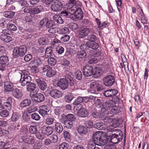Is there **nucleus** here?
Returning a JSON list of instances; mask_svg holds the SVG:
<instances>
[{
  "label": "nucleus",
  "mask_w": 149,
  "mask_h": 149,
  "mask_svg": "<svg viewBox=\"0 0 149 149\" xmlns=\"http://www.w3.org/2000/svg\"><path fill=\"white\" fill-rule=\"evenodd\" d=\"M42 146V143L40 141H37L34 144L33 148L34 149H40Z\"/></svg>",
  "instance_id": "obj_64"
},
{
  "label": "nucleus",
  "mask_w": 149,
  "mask_h": 149,
  "mask_svg": "<svg viewBox=\"0 0 149 149\" xmlns=\"http://www.w3.org/2000/svg\"><path fill=\"white\" fill-rule=\"evenodd\" d=\"M54 19L58 23L61 24L63 23V20L59 15H55L54 16Z\"/></svg>",
  "instance_id": "obj_46"
},
{
  "label": "nucleus",
  "mask_w": 149,
  "mask_h": 149,
  "mask_svg": "<svg viewBox=\"0 0 149 149\" xmlns=\"http://www.w3.org/2000/svg\"><path fill=\"white\" fill-rule=\"evenodd\" d=\"M45 120V123L48 125H51L53 124L54 119L53 118L47 116L44 119Z\"/></svg>",
  "instance_id": "obj_42"
},
{
  "label": "nucleus",
  "mask_w": 149,
  "mask_h": 149,
  "mask_svg": "<svg viewBox=\"0 0 149 149\" xmlns=\"http://www.w3.org/2000/svg\"><path fill=\"white\" fill-rule=\"evenodd\" d=\"M47 62L49 65L54 66L56 64V60L55 58L50 56L48 58Z\"/></svg>",
  "instance_id": "obj_40"
},
{
  "label": "nucleus",
  "mask_w": 149,
  "mask_h": 149,
  "mask_svg": "<svg viewBox=\"0 0 149 149\" xmlns=\"http://www.w3.org/2000/svg\"><path fill=\"white\" fill-rule=\"evenodd\" d=\"M38 42L40 45H45L48 44V40L47 38L43 37L39 38Z\"/></svg>",
  "instance_id": "obj_32"
},
{
  "label": "nucleus",
  "mask_w": 149,
  "mask_h": 149,
  "mask_svg": "<svg viewBox=\"0 0 149 149\" xmlns=\"http://www.w3.org/2000/svg\"><path fill=\"white\" fill-rule=\"evenodd\" d=\"M49 94L50 96L54 99H57L62 96V93L56 89H53L51 90Z\"/></svg>",
  "instance_id": "obj_15"
},
{
  "label": "nucleus",
  "mask_w": 149,
  "mask_h": 149,
  "mask_svg": "<svg viewBox=\"0 0 149 149\" xmlns=\"http://www.w3.org/2000/svg\"><path fill=\"white\" fill-rule=\"evenodd\" d=\"M69 81L70 85L71 86H73L74 83V80L73 78L70 75L66 76L65 77V78L61 79L57 83L56 85L62 89L65 90L68 86Z\"/></svg>",
  "instance_id": "obj_1"
},
{
  "label": "nucleus",
  "mask_w": 149,
  "mask_h": 149,
  "mask_svg": "<svg viewBox=\"0 0 149 149\" xmlns=\"http://www.w3.org/2000/svg\"><path fill=\"white\" fill-rule=\"evenodd\" d=\"M108 113L109 111H106L103 112L101 111L100 112H99V118H102L105 116L108 117L107 115L108 116L109 115V113Z\"/></svg>",
  "instance_id": "obj_51"
},
{
  "label": "nucleus",
  "mask_w": 149,
  "mask_h": 149,
  "mask_svg": "<svg viewBox=\"0 0 149 149\" xmlns=\"http://www.w3.org/2000/svg\"><path fill=\"white\" fill-rule=\"evenodd\" d=\"M56 74V72L55 70L50 67V69H49L47 73V76L48 77H53Z\"/></svg>",
  "instance_id": "obj_38"
},
{
  "label": "nucleus",
  "mask_w": 149,
  "mask_h": 149,
  "mask_svg": "<svg viewBox=\"0 0 149 149\" xmlns=\"http://www.w3.org/2000/svg\"><path fill=\"white\" fill-rule=\"evenodd\" d=\"M29 131L31 134H36L38 132L37 127L34 125L30 126L29 128Z\"/></svg>",
  "instance_id": "obj_43"
},
{
  "label": "nucleus",
  "mask_w": 149,
  "mask_h": 149,
  "mask_svg": "<svg viewBox=\"0 0 149 149\" xmlns=\"http://www.w3.org/2000/svg\"><path fill=\"white\" fill-rule=\"evenodd\" d=\"M9 115V112L6 109L1 111L0 112V115L1 117H6Z\"/></svg>",
  "instance_id": "obj_53"
},
{
  "label": "nucleus",
  "mask_w": 149,
  "mask_h": 149,
  "mask_svg": "<svg viewBox=\"0 0 149 149\" xmlns=\"http://www.w3.org/2000/svg\"><path fill=\"white\" fill-rule=\"evenodd\" d=\"M118 91L115 89L108 90L104 91L103 94L107 97H112L114 96L118 93Z\"/></svg>",
  "instance_id": "obj_14"
},
{
  "label": "nucleus",
  "mask_w": 149,
  "mask_h": 149,
  "mask_svg": "<svg viewBox=\"0 0 149 149\" xmlns=\"http://www.w3.org/2000/svg\"><path fill=\"white\" fill-rule=\"evenodd\" d=\"M75 21L77 20H81L83 17V13L81 9L79 7H75Z\"/></svg>",
  "instance_id": "obj_16"
},
{
  "label": "nucleus",
  "mask_w": 149,
  "mask_h": 149,
  "mask_svg": "<svg viewBox=\"0 0 149 149\" xmlns=\"http://www.w3.org/2000/svg\"><path fill=\"white\" fill-rule=\"evenodd\" d=\"M77 79L81 80L82 79V75L81 72L80 70H77L75 72V76Z\"/></svg>",
  "instance_id": "obj_59"
},
{
  "label": "nucleus",
  "mask_w": 149,
  "mask_h": 149,
  "mask_svg": "<svg viewBox=\"0 0 149 149\" xmlns=\"http://www.w3.org/2000/svg\"><path fill=\"white\" fill-rule=\"evenodd\" d=\"M83 72L84 75L86 77H89L93 74V67L89 65H86L83 68Z\"/></svg>",
  "instance_id": "obj_12"
},
{
  "label": "nucleus",
  "mask_w": 149,
  "mask_h": 149,
  "mask_svg": "<svg viewBox=\"0 0 149 149\" xmlns=\"http://www.w3.org/2000/svg\"><path fill=\"white\" fill-rule=\"evenodd\" d=\"M8 61V58L6 56H1L0 57V69L4 70Z\"/></svg>",
  "instance_id": "obj_11"
},
{
  "label": "nucleus",
  "mask_w": 149,
  "mask_h": 149,
  "mask_svg": "<svg viewBox=\"0 0 149 149\" xmlns=\"http://www.w3.org/2000/svg\"><path fill=\"white\" fill-rule=\"evenodd\" d=\"M88 39L90 42H95L97 40V36L93 34L89 35L88 37Z\"/></svg>",
  "instance_id": "obj_52"
},
{
  "label": "nucleus",
  "mask_w": 149,
  "mask_h": 149,
  "mask_svg": "<svg viewBox=\"0 0 149 149\" xmlns=\"http://www.w3.org/2000/svg\"><path fill=\"white\" fill-rule=\"evenodd\" d=\"M102 132L100 131L97 132L93 134L92 136V140L95 142H96V140H98L99 139L101 138L102 136Z\"/></svg>",
  "instance_id": "obj_27"
},
{
  "label": "nucleus",
  "mask_w": 149,
  "mask_h": 149,
  "mask_svg": "<svg viewBox=\"0 0 149 149\" xmlns=\"http://www.w3.org/2000/svg\"><path fill=\"white\" fill-rule=\"evenodd\" d=\"M43 10V5H40L33 8L29 7L25 8L24 9V11L26 13H30L31 17L37 19V15H36L40 13Z\"/></svg>",
  "instance_id": "obj_3"
},
{
  "label": "nucleus",
  "mask_w": 149,
  "mask_h": 149,
  "mask_svg": "<svg viewBox=\"0 0 149 149\" xmlns=\"http://www.w3.org/2000/svg\"><path fill=\"white\" fill-rule=\"evenodd\" d=\"M74 97L71 94H69L65 97L64 99L66 102H69L73 99Z\"/></svg>",
  "instance_id": "obj_58"
},
{
  "label": "nucleus",
  "mask_w": 149,
  "mask_h": 149,
  "mask_svg": "<svg viewBox=\"0 0 149 149\" xmlns=\"http://www.w3.org/2000/svg\"><path fill=\"white\" fill-rule=\"evenodd\" d=\"M12 93L13 96L18 99L21 98L23 95L22 92L17 88H14Z\"/></svg>",
  "instance_id": "obj_21"
},
{
  "label": "nucleus",
  "mask_w": 149,
  "mask_h": 149,
  "mask_svg": "<svg viewBox=\"0 0 149 149\" xmlns=\"http://www.w3.org/2000/svg\"><path fill=\"white\" fill-rule=\"evenodd\" d=\"M13 103V99L11 97H8L6 102L3 104V107L7 108L8 109L10 110L12 108V104Z\"/></svg>",
  "instance_id": "obj_24"
},
{
  "label": "nucleus",
  "mask_w": 149,
  "mask_h": 149,
  "mask_svg": "<svg viewBox=\"0 0 149 149\" xmlns=\"http://www.w3.org/2000/svg\"><path fill=\"white\" fill-rule=\"evenodd\" d=\"M87 45L88 47V50L89 48L96 50L99 47L98 44L95 42H87Z\"/></svg>",
  "instance_id": "obj_25"
},
{
  "label": "nucleus",
  "mask_w": 149,
  "mask_h": 149,
  "mask_svg": "<svg viewBox=\"0 0 149 149\" xmlns=\"http://www.w3.org/2000/svg\"><path fill=\"white\" fill-rule=\"evenodd\" d=\"M78 132L81 134H85L87 133V129L83 126L79 125L77 128Z\"/></svg>",
  "instance_id": "obj_34"
},
{
  "label": "nucleus",
  "mask_w": 149,
  "mask_h": 149,
  "mask_svg": "<svg viewBox=\"0 0 149 149\" xmlns=\"http://www.w3.org/2000/svg\"><path fill=\"white\" fill-rule=\"evenodd\" d=\"M54 129L56 132L60 134L63 131V128L62 124L59 122H57L54 125Z\"/></svg>",
  "instance_id": "obj_28"
},
{
  "label": "nucleus",
  "mask_w": 149,
  "mask_h": 149,
  "mask_svg": "<svg viewBox=\"0 0 149 149\" xmlns=\"http://www.w3.org/2000/svg\"><path fill=\"white\" fill-rule=\"evenodd\" d=\"M104 85L107 87L112 86L115 82L114 77L111 75H109L105 77L103 79Z\"/></svg>",
  "instance_id": "obj_6"
},
{
  "label": "nucleus",
  "mask_w": 149,
  "mask_h": 149,
  "mask_svg": "<svg viewBox=\"0 0 149 149\" xmlns=\"http://www.w3.org/2000/svg\"><path fill=\"white\" fill-rule=\"evenodd\" d=\"M123 136V133L122 132L119 133V135L115 134H112L111 136V142L113 144H117L122 140Z\"/></svg>",
  "instance_id": "obj_7"
},
{
  "label": "nucleus",
  "mask_w": 149,
  "mask_h": 149,
  "mask_svg": "<svg viewBox=\"0 0 149 149\" xmlns=\"http://www.w3.org/2000/svg\"><path fill=\"white\" fill-rule=\"evenodd\" d=\"M53 52L52 48L51 47H47L46 50L45 56L46 57H50L52 54Z\"/></svg>",
  "instance_id": "obj_41"
},
{
  "label": "nucleus",
  "mask_w": 149,
  "mask_h": 149,
  "mask_svg": "<svg viewBox=\"0 0 149 149\" xmlns=\"http://www.w3.org/2000/svg\"><path fill=\"white\" fill-rule=\"evenodd\" d=\"M65 126L68 128H71L73 125V122L67 120L64 124Z\"/></svg>",
  "instance_id": "obj_61"
},
{
  "label": "nucleus",
  "mask_w": 149,
  "mask_h": 149,
  "mask_svg": "<svg viewBox=\"0 0 149 149\" xmlns=\"http://www.w3.org/2000/svg\"><path fill=\"white\" fill-rule=\"evenodd\" d=\"M86 52L83 50L80 52H77V57L79 58H81L86 56Z\"/></svg>",
  "instance_id": "obj_49"
},
{
  "label": "nucleus",
  "mask_w": 149,
  "mask_h": 149,
  "mask_svg": "<svg viewBox=\"0 0 149 149\" xmlns=\"http://www.w3.org/2000/svg\"><path fill=\"white\" fill-rule=\"evenodd\" d=\"M59 120L62 123L64 124L68 120L67 115L62 114Z\"/></svg>",
  "instance_id": "obj_54"
},
{
  "label": "nucleus",
  "mask_w": 149,
  "mask_h": 149,
  "mask_svg": "<svg viewBox=\"0 0 149 149\" xmlns=\"http://www.w3.org/2000/svg\"><path fill=\"white\" fill-rule=\"evenodd\" d=\"M94 127L99 130H101L103 128V123H96L94 125Z\"/></svg>",
  "instance_id": "obj_62"
},
{
  "label": "nucleus",
  "mask_w": 149,
  "mask_h": 149,
  "mask_svg": "<svg viewBox=\"0 0 149 149\" xmlns=\"http://www.w3.org/2000/svg\"><path fill=\"white\" fill-rule=\"evenodd\" d=\"M63 6V4L60 2H54L51 4V7L52 10L54 11L58 12L60 11Z\"/></svg>",
  "instance_id": "obj_13"
},
{
  "label": "nucleus",
  "mask_w": 149,
  "mask_h": 149,
  "mask_svg": "<svg viewBox=\"0 0 149 149\" xmlns=\"http://www.w3.org/2000/svg\"><path fill=\"white\" fill-rule=\"evenodd\" d=\"M112 109L110 111L109 114H112L113 115L116 114L118 113L120 109V107L116 106H113Z\"/></svg>",
  "instance_id": "obj_37"
},
{
  "label": "nucleus",
  "mask_w": 149,
  "mask_h": 149,
  "mask_svg": "<svg viewBox=\"0 0 149 149\" xmlns=\"http://www.w3.org/2000/svg\"><path fill=\"white\" fill-rule=\"evenodd\" d=\"M92 53V55L93 56L95 57H97L100 56L101 54V52L99 50H95L94 51L91 50L90 51Z\"/></svg>",
  "instance_id": "obj_55"
},
{
  "label": "nucleus",
  "mask_w": 149,
  "mask_h": 149,
  "mask_svg": "<svg viewBox=\"0 0 149 149\" xmlns=\"http://www.w3.org/2000/svg\"><path fill=\"white\" fill-rule=\"evenodd\" d=\"M96 141L95 142L96 145L101 146L105 145L108 141L107 138L103 136Z\"/></svg>",
  "instance_id": "obj_23"
},
{
  "label": "nucleus",
  "mask_w": 149,
  "mask_h": 149,
  "mask_svg": "<svg viewBox=\"0 0 149 149\" xmlns=\"http://www.w3.org/2000/svg\"><path fill=\"white\" fill-rule=\"evenodd\" d=\"M37 67L33 65L31 68V73L33 74H35L37 73L38 70L37 68Z\"/></svg>",
  "instance_id": "obj_63"
},
{
  "label": "nucleus",
  "mask_w": 149,
  "mask_h": 149,
  "mask_svg": "<svg viewBox=\"0 0 149 149\" xmlns=\"http://www.w3.org/2000/svg\"><path fill=\"white\" fill-rule=\"evenodd\" d=\"M13 84L9 81H6L4 84L5 89L8 92L12 91L14 90Z\"/></svg>",
  "instance_id": "obj_22"
},
{
  "label": "nucleus",
  "mask_w": 149,
  "mask_h": 149,
  "mask_svg": "<svg viewBox=\"0 0 149 149\" xmlns=\"http://www.w3.org/2000/svg\"><path fill=\"white\" fill-rule=\"evenodd\" d=\"M46 26L47 28H52V27L55 26L54 21L52 20L49 21L47 20Z\"/></svg>",
  "instance_id": "obj_47"
},
{
  "label": "nucleus",
  "mask_w": 149,
  "mask_h": 149,
  "mask_svg": "<svg viewBox=\"0 0 149 149\" xmlns=\"http://www.w3.org/2000/svg\"><path fill=\"white\" fill-rule=\"evenodd\" d=\"M26 47L22 45L15 47L13 51V56L14 58L22 57L24 56L27 52Z\"/></svg>",
  "instance_id": "obj_2"
},
{
  "label": "nucleus",
  "mask_w": 149,
  "mask_h": 149,
  "mask_svg": "<svg viewBox=\"0 0 149 149\" xmlns=\"http://www.w3.org/2000/svg\"><path fill=\"white\" fill-rule=\"evenodd\" d=\"M23 141L26 143L30 145L33 144L35 141L34 137L31 136H22Z\"/></svg>",
  "instance_id": "obj_17"
},
{
  "label": "nucleus",
  "mask_w": 149,
  "mask_h": 149,
  "mask_svg": "<svg viewBox=\"0 0 149 149\" xmlns=\"http://www.w3.org/2000/svg\"><path fill=\"white\" fill-rule=\"evenodd\" d=\"M96 143L93 141L90 140L88 143V149H95Z\"/></svg>",
  "instance_id": "obj_44"
},
{
  "label": "nucleus",
  "mask_w": 149,
  "mask_h": 149,
  "mask_svg": "<svg viewBox=\"0 0 149 149\" xmlns=\"http://www.w3.org/2000/svg\"><path fill=\"white\" fill-rule=\"evenodd\" d=\"M91 29L86 28L82 29L77 30L76 34V36H79V38H84L87 36L90 32Z\"/></svg>",
  "instance_id": "obj_8"
},
{
  "label": "nucleus",
  "mask_w": 149,
  "mask_h": 149,
  "mask_svg": "<svg viewBox=\"0 0 149 149\" xmlns=\"http://www.w3.org/2000/svg\"><path fill=\"white\" fill-rule=\"evenodd\" d=\"M64 136L65 139L70 142H72V140L70 139V136L69 133L67 131H65L63 132Z\"/></svg>",
  "instance_id": "obj_48"
},
{
  "label": "nucleus",
  "mask_w": 149,
  "mask_h": 149,
  "mask_svg": "<svg viewBox=\"0 0 149 149\" xmlns=\"http://www.w3.org/2000/svg\"><path fill=\"white\" fill-rule=\"evenodd\" d=\"M43 129H41L37 132L36 134V138L39 140H42L45 138V136L44 135Z\"/></svg>",
  "instance_id": "obj_30"
},
{
  "label": "nucleus",
  "mask_w": 149,
  "mask_h": 149,
  "mask_svg": "<svg viewBox=\"0 0 149 149\" xmlns=\"http://www.w3.org/2000/svg\"><path fill=\"white\" fill-rule=\"evenodd\" d=\"M90 86L89 90L92 93L96 94L98 91L99 83L97 81L92 80L90 81Z\"/></svg>",
  "instance_id": "obj_10"
},
{
  "label": "nucleus",
  "mask_w": 149,
  "mask_h": 149,
  "mask_svg": "<svg viewBox=\"0 0 149 149\" xmlns=\"http://www.w3.org/2000/svg\"><path fill=\"white\" fill-rule=\"evenodd\" d=\"M31 81V77H21L20 82L22 86H24L28 84Z\"/></svg>",
  "instance_id": "obj_19"
},
{
  "label": "nucleus",
  "mask_w": 149,
  "mask_h": 149,
  "mask_svg": "<svg viewBox=\"0 0 149 149\" xmlns=\"http://www.w3.org/2000/svg\"><path fill=\"white\" fill-rule=\"evenodd\" d=\"M82 105L77 106L75 104V109L77 111L78 116L81 117L85 118L87 117L89 114V112L87 110L84 108L82 107Z\"/></svg>",
  "instance_id": "obj_5"
},
{
  "label": "nucleus",
  "mask_w": 149,
  "mask_h": 149,
  "mask_svg": "<svg viewBox=\"0 0 149 149\" xmlns=\"http://www.w3.org/2000/svg\"><path fill=\"white\" fill-rule=\"evenodd\" d=\"M102 105L104 109L108 110L114 105V102L111 100H109L103 102Z\"/></svg>",
  "instance_id": "obj_20"
},
{
  "label": "nucleus",
  "mask_w": 149,
  "mask_h": 149,
  "mask_svg": "<svg viewBox=\"0 0 149 149\" xmlns=\"http://www.w3.org/2000/svg\"><path fill=\"white\" fill-rule=\"evenodd\" d=\"M15 12L10 11H5L3 13V15L6 17L11 18L15 15Z\"/></svg>",
  "instance_id": "obj_36"
},
{
  "label": "nucleus",
  "mask_w": 149,
  "mask_h": 149,
  "mask_svg": "<svg viewBox=\"0 0 149 149\" xmlns=\"http://www.w3.org/2000/svg\"><path fill=\"white\" fill-rule=\"evenodd\" d=\"M28 133V130L27 128H23L20 131V134L23 135V136H26V135Z\"/></svg>",
  "instance_id": "obj_57"
},
{
  "label": "nucleus",
  "mask_w": 149,
  "mask_h": 149,
  "mask_svg": "<svg viewBox=\"0 0 149 149\" xmlns=\"http://www.w3.org/2000/svg\"><path fill=\"white\" fill-rule=\"evenodd\" d=\"M26 87L27 90L30 92V93H35V91L37 90V89L36 90V84L33 82H31L26 85Z\"/></svg>",
  "instance_id": "obj_18"
},
{
  "label": "nucleus",
  "mask_w": 149,
  "mask_h": 149,
  "mask_svg": "<svg viewBox=\"0 0 149 149\" xmlns=\"http://www.w3.org/2000/svg\"><path fill=\"white\" fill-rule=\"evenodd\" d=\"M35 81L40 89L42 91H44L47 88V84L45 81L43 79L37 78H36Z\"/></svg>",
  "instance_id": "obj_9"
},
{
  "label": "nucleus",
  "mask_w": 149,
  "mask_h": 149,
  "mask_svg": "<svg viewBox=\"0 0 149 149\" xmlns=\"http://www.w3.org/2000/svg\"><path fill=\"white\" fill-rule=\"evenodd\" d=\"M24 59L26 62H29L33 58V56L30 54H28L24 55Z\"/></svg>",
  "instance_id": "obj_60"
},
{
  "label": "nucleus",
  "mask_w": 149,
  "mask_h": 149,
  "mask_svg": "<svg viewBox=\"0 0 149 149\" xmlns=\"http://www.w3.org/2000/svg\"><path fill=\"white\" fill-rule=\"evenodd\" d=\"M43 130L44 134L48 136L52 133L53 129L51 127H48L44 130L43 129Z\"/></svg>",
  "instance_id": "obj_33"
},
{
  "label": "nucleus",
  "mask_w": 149,
  "mask_h": 149,
  "mask_svg": "<svg viewBox=\"0 0 149 149\" xmlns=\"http://www.w3.org/2000/svg\"><path fill=\"white\" fill-rule=\"evenodd\" d=\"M31 104V101L29 99H26L22 100L20 104V106L22 108L29 106Z\"/></svg>",
  "instance_id": "obj_31"
},
{
  "label": "nucleus",
  "mask_w": 149,
  "mask_h": 149,
  "mask_svg": "<svg viewBox=\"0 0 149 149\" xmlns=\"http://www.w3.org/2000/svg\"><path fill=\"white\" fill-rule=\"evenodd\" d=\"M8 21L4 19H1L0 20V26L3 27L7 25Z\"/></svg>",
  "instance_id": "obj_56"
},
{
  "label": "nucleus",
  "mask_w": 149,
  "mask_h": 149,
  "mask_svg": "<svg viewBox=\"0 0 149 149\" xmlns=\"http://www.w3.org/2000/svg\"><path fill=\"white\" fill-rule=\"evenodd\" d=\"M7 29L11 32H13L17 30V27L14 24L8 23L7 26Z\"/></svg>",
  "instance_id": "obj_39"
},
{
  "label": "nucleus",
  "mask_w": 149,
  "mask_h": 149,
  "mask_svg": "<svg viewBox=\"0 0 149 149\" xmlns=\"http://www.w3.org/2000/svg\"><path fill=\"white\" fill-rule=\"evenodd\" d=\"M102 73V71L100 69L96 68L93 70L92 75L94 77L97 78L100 77Z\"/></svg>",
  "instance_id": "obj_29"
},
{
  "label": "nucleus",
  "mask_w": 149,
  "mask_h": 149,
  "mask_svg": "<svg viewBox=\"0 0 149 149\" xmlns=\"http://www.w3.org/2000/svg\"><path fill=\"white\" fill-rule=\"evenodd\" d=\"M31 116L32 119L36 121H38L40 118V117L39 115L36 113H33L31 115Z\"/></svg>",
  "instance_id": "obj_50"
},
{
  "label": "nucleus",
  "mask_w": 149,
  "mask_h": 149,
  "mask_svg": "<svg viewBox=\"0 0 149 149\" xmlns=\"http://www.w3.org/2000/svg\"><path fill=\"white\" fill-rule=\"evenodd\" d=\"M38 91L36 90L34 93H30V95L33 102L38 103L44 102L45 99L44 95L40 93H38Z\"/></svg>",
  "instance_id": "obj_4"
},
{
  "label": "nucleus",
  "mask_w": 149,
  "mask_h": 149,
  "mask_svg": "<svg viewBox=\"0 0 149 149\" xmlns=\"http://www.w3.org/2000/svg\"><path fill=\"white\" fill-rule=\"evenodd\" d=\"M20 117L19 114L17 112H13L11 117V120L13 122L17 121Z\"/></svg>",
  "instance_id": "obj_35"
},
{
  "label": "nucleus",
  "mask_w": 149,
  "mask_h": 149,
  "mask_svg": "<svg viewBox=\"0 0 149 149\" xmlns=\"http://www.w3.org/2000/svg\"><path fill=\"white\" fill-rule=\"evenodd\" d=\"M43 61L40 58H37L32 60L31 62V63L33 65H34L37 67L43 64Z\"/></svg>",
  "instance_id": "obj_26"
},
{
  "label": "nucleus",
  "mask_w": 149,
  "mask_h": 149,
  "mask_svg": "<svg viewBox=\"0 0 149 149\" xmlns=\"http://www.w3.org/2000/svg\"><path fill=\"white\" fill-rule=\"evenodd\" d=\"M107 116L108 117H105L103 120L104 122L105 125H109L113 121V119L109 117L110 116H112V115H109V116L107 115Z\"/></svg>",
  "instance_id": "obj_45"
}]
</instances>
